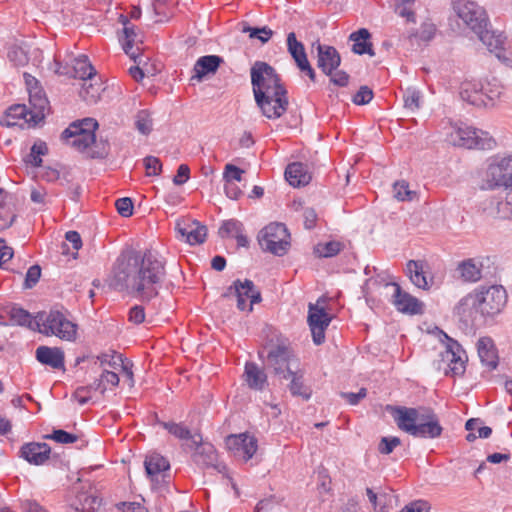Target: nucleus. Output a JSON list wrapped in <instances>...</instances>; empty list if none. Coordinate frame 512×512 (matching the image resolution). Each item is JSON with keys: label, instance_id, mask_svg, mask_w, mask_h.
Returning <instances> with one entry per match:
<instances>
[{"label": "nucleus", "instance_id": "obj_1", "mask_svg": "<svg viewBox=\"0 0 512 512\" xmlns=\"http://www.w3.org/2000/svg\"><path fill=\"white\" fill-rule=\"evenodd\" d=\"M166 276V259L158 250L126 248L113 263L108 282L116 291L149 302L159 295Z\"/></svg>", "mask_w": 512, "mask_h": 512}, {"label": "nucleus", "instance_id": "obj_2", "mask_svg": "<svg viewBox=\"0 0 512 512\" xmlns=\"http://www.w3.org/2000/svg\"><path fill=\"white\" fill-rule=\"evenodd\" d=\"M251 84L256 106L267 119H278L288 110V91L281 76L266 62L256 61L251 69Z\"/></svg>", "mask_w": 512, "mask_h": 512}, {"label": "nucleus", "instance_id": "obj_3", "mask_svg": "<svg viewBox=\"0 0 512 512\" xmlns=\"http://www.w3.org/2000/svg\"><path fill=\"white\" fill-rule=\"evenodd\" d=\"M451 5L458 18L478 36L490 52L502 49V34L488 29L489 20L483 7L471 0H452Z\"/></svg>", "mask_w": 512, "mask_h": 512}, {"label": "nucleus", "instance_id": "obj_4", "mask_svg": "<svg viewBox=\"0 0 512 512\" xmlns=\"http://www.w3.org/2000/svg\"><path fill=\"white\" fill-rule=\"evenodd\" d=\"M394 419L404 432L418 438H437L442 427L437 416L427 408L400 407L395 410Z\"/></svg>", "mask_w": 512, "mask_h": 512}, {"label": "nucleus", "instance_id": "obj_5", "mask_svg": "<svg viewBox=\"0 0 512 512\" xmlns=\"http://www.w3.org/2000/svg\"><path fill=\"white\" fill-rule=\"evenodd\" d=\"M39 332L55 336L63 341L74 342L78 337V325L69 318L66 311L52 309L38 316Z\"/></svg>", "mask_w": 512, "mask_h": 512}, {"label": "nucleus", "instance_id": "obj_6", "mask_svg": "<svg viewBox=\"0 0 512 512\" xmlns=\"http://www.w3.org/2000/svg\"><path fill=\"white\" fill-rule=\"evenodd\" d=\"M475 292L478 296L480 316L483 318H494L507 304V291L502 285H480L475 288Z\"/></svg>", "mask_w": 512, "mask_h": 512}, {"label": "nucleus", "instance_id": "obj_7", "mask_svg": "<svg viewBox=\"0 0 512 512\" xmlns=\"http://www.w3.org/2000/svg\"><path fill=\"white\" fill-rule=\"evenodd\" d=\"M258 242L264 251L283 256L290 247V232L286 226H264L258 234Z\"/></svg>", "mask_w": 512, "mask_h": 512}, {"label": "nucleus", "instance_id": "obj_8", "mask_svg": "<svg viewBox=\"0 0 512 512\" xmlns=\"http://www.w3.org/2000/svg\"><path fill=\"white\" fill-rule=\"evenodd\" d=\"M455 145H459L468 149H487L490 150L496 145V141L488 132L474 127H458L452 135Z\"/></svg>", "mask_w": 512, "mask_h": 512}, {"label": "nucleus", "instance_id": "obj_9", "mask_svg": "<svg viewBox=\"0 0 512 512\" xmlns=\"http://www.w3.org/2000/svg\"><path fill=\"white\" fill-rule=\"evenodd\" d=\"M324 302V298H319L316 303L308 305V324L316 345L324 342L325 331L331 322V317L325 311Z\"/></svg>", "mask_w": 512, "mask_h": 512}, {"label": "nucleus", "instance_id": "obj_10", "mask_svg": "<svg viewBox=\"0 0 512 512\" xmlns=\"http://www.w3.org/2000/svg\"><path fill=\"white\" fill-rule=\"evenodd\" d=\"M267 362L275 374L284 379H287V374H292L293 367L298 368V360L293 352L282 345H278L268 352Z\"/></svg>", "mask_w": 512, "mask_h": 512}, {"label": "nucleus", "instance_id": "obj_11", "mask_svg": "<svg viewBox=\"0 0 512 512\" xmlns=\"http://www.w3.org/2000/svg\"><path fill=\"white\" fill-rule=\"evenodd\" d=\"M234 293L237 298V307L241 311H252V306L261 300V295L256 290L251 280H236L229 288V293Z\"/></svg>", "mask_w": 512, "mask_h": 512}, {"label": "nucleus", "instance_id": "obj_12", "mask_svg": "<svg viewBox=\"0 0 512 512\" xmlns=\"http://www.w3.org/2000/svg\"><path fill=\"white\" fill-rule=\"evenodd\" d=\"M227 449L239 459L250 460L257 451V440L247 433L230 435L226 439Z\"/></svg>", "mask_w": 512, "mask_h": 512}, {"label": "nucleus", "instance_id": "obj_13", "mask_svg": "<svg viewBox=\"0 0 512 512\" xmlns=\"http://www.w3.org/2000/svg\"><path fill=\"white\" fill-rule=\"evenodd\" d=\"M446 339L445 350L441 353L442 361L447 363L453 375H461L465 371L466 355L461 345L444 334Z\"/></svg>", "mask_w": 512, "mask_h": 512}, {"label": "nucleus", "instance_id": "obj_14", "mask_svg": "<svg viewBox=\"0 0 512 512\" xmlns=\"http://www.w3.org/2000/svg\"><path fill=\"white\" fill-rule=\"evenodd\" d=\"M317 52V67L325 74L330 75L336 71L341 64V56L335 47L321 44L319 41L313 43Z\"/></svg>", "mask_w": 512, "mask_h": 512}, {"label": "nucleus", "instance_id": "obj_15", "mask_svg": "<svg viewBox=\"0 0 512 512\" xmlns=\"http://www.w3.org/2000/svg\"><path fill=\"white\" fill-rule=\"evenodd\" d=\"M394 288L393 305L396 309L404 314L417 315L422 314L424 304L410 293L402 290L399 284L391 283Z\"/></svg>", "mask_w": 512, "mask_h": 512}, {"label": "nucleus", "instance_id": "obj_16", "mask_svg": "<svg viewBox=\"0 0 512 512\" xmlns=\"http://www.w3.org/2000/svg\"><path fill=\"white\" fill-rule=\"evenodd\" d=\"M429 265L423 260H410L406 264V275L411 283L419 289L429 290L432 285V277L429 278Z\"/></svg>", "mask_w": 512, "mask_h": 512}, {"label": "nucleus", "instance_id": "obj_17", "mask_svg": "<svg viewBox=\"0 0 512 512\" xmlns=\"http://www.w3.org/2000/svg\"><path fill=\"white\" fill-rule=\"evenodd\" d=\"M477 297V293L473 289L456 303L453 313L460 321L469 323L473 322L478 315L480 316Z\"/></svg>", "mask_w": 512, "mask_h": 512}, {"label": "nucleus", "instance_id": "obj_18", "mask_svg": "<svg viewBox=\"0 0 512 512\" xmlns=\"http://www.w3.org/2000/svg\"><path fill=\"white\" fill-rule=\"evenodd\" d=\"M62 139L79 151H84L95 143V133H89L76 124H70L61 135Z\"/></svg>", "mask_w": 512, "mask_h": 512}, {"label": "nucleus", "instance_id": "obj_19", "mask_svg": "<svg viewBox=\"0 0 512 512\" xmlns=\"http://www.w3.org/2000/svg\"><path fill=\"white\" fill-rule=\"evenodd\" d=\"M51 448L46 443L30 442L20 449V457L33 465H43L50 458Z\"/></svg>", "mask_w": 512, "mask_h": 512}, {"label": "nucleus", "instance_id": "obj_20", "mask_svg": "<svg viewBox=\"0 0 512 512\" xmlns=\"http://www.w3.org/2000/svg\"><path fill=\"white\" fill-rule=\"evenodd\" d=\"M29 104L32 110L31 118H28L32 126L38 125L45 118V112L49 109V101L40 88L29 92Z\"/></svg>", "mask_w": 512, "mask_h": 512}, {"label": "nucleus", "instance_id": "obj_21", "mask_svg": "<svg viewBox=\"0 0 512 512\" xmlns=\"http://www.w3.org/2000/svg\"><path fill=\"white\" fill-rule=\"evenodd\" d=\"M223 63V58L218 55H205L198 58L194 65V75L192 80L202 82L203 79L211 74H215Z\"/></svg>", "mask_w": 512, "mask_h": 512}, {"label": "nucleus", "instance_id": "obj_22", "mask_svg": "<svg viewBox=\"0 0 512 512\" xmlns=\"http://www.w3.org/2000/svg\"><path fill=\"white\" fill-rule=\"evenodd\" d=\"M194 446L196 447L194 454L195 463L205 467H214L219 472L225 470V465L218 463L216 450L211 444L202 443L201 441L198 445Z\"/></svg>", "mask_w": 512, "mask_h": 512}, {"label": "nucleus", "instance_id": "obj_23", "mask_svg": "<svg viewBox=\"0 0 512 512\" xmlns=\"http://www.w3.org/2000/svg\"><path fill=\"white\" fill-rule=\"evenodd\" d=\"M243 379L249 388L257 391L264 390L268 385L264 369L254 362H247L245 364Z\"/></svg>", "mask_w": 512, "mask_h": 512}, {"label": "nucleus", "instance_id": "obj_24", "mask_svg": "<svg viewBox=\"0 0 512 512\" xmlns=\"http://www.w3.org/2000/svg\"><path fill=\"white\" fill-rule=\"evenodd\" d=\"M175 236L191 246L199 245L207 238V226H175Z\"/></svg>", "mask_w": 512, "mask_h": 512}, {"label": "nucleus", "instance_id": "obj_25", "mask_svg": "<svg viewBox=\"0 0 512 512\" xmlns=\"http://www.w3.org/2000/svg\"><path fill=\"white\" fill-rule=\"evenodd\" d=\"M36 359L44 365L53 369L64 368V352L58 347L39 346L36 349Z\"/></svg>", "mask_w": 512, "mask_h": 512}, {"label": "nucleus", "instance_id": "obj_26", "mask_svg": "<svg viewBox=\"0 0 512 512\" xmlns=\"http://www.w3.org/2000/svg\"><path fill=\"white\" fill-rule=\"evenodd\" d=\"M371 33L366 28H360L349 35V40L353 42L352 52L357 55L369 54L374 56V50L370 41Z\"/></svg>", "mask_w": 512, "mask_h": 512}, {"label": "nucleus", "instance_id": "obj_27", "mask_svg": "<svg viewBox=\"0 0 512 512\" xmlns=\"http://www.w3.org/2000/svg\"><path fill=\"white\" fill-rule=\"evenodd\" d=\"M285 179L293 187H301L310 183L311 175L303 163L293 162L286 167Z\"/></svg>", "mask_w": 512, "mask_h": 512}, {"label": "nucleus", "instance_id": "obj_28", "mask_svg": "<svg viewBox=\"0 0 512 512\" xmlns=\"http://www.w3.org/2000/svg\"><path fill=\"white\" fill-rule=\"evenodd\" d=\"M482 263L475 259H467L458 264L457 271L464 282L476 283L482 278Z\"/></svg>", "mask_w": 512, "mask_h": 512}, {"label": "nucleus", "instance_id": "obj_29", "mask_svg": "<svg viewBox=\"0 0 512 512\" xmlns=\"http://www.w3.org/2000/svg\"><path fill=\"white\" fill-rule=\"evenodd\" d=\"M477 351L483 364L492 369L496 368L498 357L493 340L490 337H481L477 341Z\"/></svg>", "mask_w": 512, "mask_h": 512}, {"label": "nucleus", "instance_id": "obj_30", "mask_svg": "<svg viewBox=\"0 0 512 512\" xmlns=\"http://www.w3.org/2000/svg\"><path fill=\"white\" fill-rule=\"evenodd\" d=\"M71 67V78H78L83 82L91 81L96 75V70L86 55H80Z\"/></svg>", "mask_w": 512, "mask_h": 512}, {"label": "nucleus", "instance_id": "obj_31", "mask_svg": "<svg viewBox=\"0 0 512 512\" xmlns=\"http://www.w3.org/2000/svg\"><path fill=\"white\" fill-rule=\"evenodd\" d=\"M486 182L487 188L495 189L499 187H504L508 191H512V183L510 180L503 174L499 165H496L492 162L486 172Z\"/></svg>", "mask_w": 512, "mask_h": 512}, {"label": "nucleus", "instance_id": "obj_32", "mask_svg": "<svg viewBox=\"0 0 512 512\" xmlns=\"http://www.w3.org/2000/svg\"><path fill=\"white\" fill-rule=\"evenodd\" d=\"M120 378L118 371L104 370L99 378L95 379L92 383V388L101 396L108 390H113L119 384Z\"/></svg>", "mask_w": 512, "mask_h": 512}, {"label": "nucleus", "instance_id": "obj_33", "mask_svg": "<svg viewBox=\"0 0 512 512\" xmlns=\"http://www.w3.org/2000/svg\"><path fill=\"white\" fill-rule=\"evenodd\" d=\"M170 434L180 440H190L192 445H198L202 441L199 434H192L191 431L182 423L163 422L161 423Z\"/></svg>", "mask_w": 512, "mask_h": 512}, {"label": "nucleus", "instance_id": "obj_34", "mask_svg": "<svg viewBox=\"0 0 512 512\" xmlns=\"http://www.w3.org/2000/svg\"><path fill=\"white\" fill-rule=\"evenodd\" d=\"M482 91V85L477 82L464 81L460 86V97L463 101H467L471 105L479 106L484 101L479 97Z\"/></svg>", "mask_w": 512, "mask_h": 512}, {"label": "nucleus", "instance_id": "obj_35", "mask_svg": "<svg viewBox=\"0 0 512 512\" xmlns=\"http://www.w3.org/2000/svg\"><path fill=\"white\" fill-rule=\"evenodd\" d=\"M144 464L146 473L152 480H154L162 472L169 469L168 461L157 453L148 455Z\"/></svg>", "mask_w": 512, "mask_h": 512}, {"label": "nucleus", "instance_id": "obj_36", "mask_svg": "<svg viewBox=\"0 0 512 512\" xmlns=\"http://www.w3.org/2000/svg\"><path fill=\"white\" fill-rule=\"evenodd\" d=\"M344 247V243L339 240L319 242L313 247V253L319 258H330L338 255Z\"/></svg>", "mask_w": 512, "mask_h": 512}, {"label": "nucleus", "instance_id": "obj_37", "mask_svg": "<svg viewBox=\"0 0 512 512\" xmlns=\"http://www.w3.org/2000/svg\"><path fill=\"white\" fill-rule=\"evenodd\" d=\"M32 110L25 104H14L10 106L6 111V119L1 121V125L6 127H12L16 125L15 122L9 119H24L26 123L32 126V123L27 118H31Z\"/></svg>", "mask_w": 512, "mask_h": 512}, {"label": "nucleus", "instance_id": "obj_38", "mask_svg": "<svg viewBox=\"0 0 512 512\" xmlns=\"http://www.w3.org/2000/svg\"><path fill=\"white\" fill-rule=\"evenodd\" d=\"M123 359L121 354L112 351L97 355L94 363L98 364L102 371H118L119 367L123 366Z\"/></svg>", "mask_w": 512, "mask_h": 512}, {"label": "nucleus", "instance_id": "obj_39", "mask_svg": "<svg viewBox=\"0 0 512 512\" xmlns=\"http://www.w3.org/2000/svg\"><path fill=\"white\" fill-rule=\"evenodd\" d=\"M290 378L291 382L289 390L292 395L300 396L305 400H308L311 396V391L304 385L303 372L300 370H292V374H287V379Z\"/></svg>", "mask_w": 512, "mask_h": 512}, {"label": "nucleus", "instance_id": "obj_40", "mask_svg": "<svg viewBox=\"0 0 512 512\" xmlns=\"http://www.w3.org/2000/svg\"><path fill=\"white\" fill-rule=\"evenodd\" d=\"M218 234L225 240H236L237 246L247 247L248 237L243 233L241 226H220Z\"/></svg>", "mask_w": 512, "mask_h": 512}, {"label": "nucleus", "instance_id": "obj_41", "mask_svg": "<svg viewBox=\"0 0 512 512\" xmlns=\"http://www.w3.org/2000/svg\"><path fill=\"white\" fill-rule=\"evenodd\" d=\"M122 32L124 35V42L122 43L124 52L131 59H133L134 62H137L138 64H140L141 60L138 61V58H140V55L134 51V42H135V37H136L135 26L132 24L127 26L125 24V27H123Z\"/></svg>", "mask_w": 512, "mask_h": 512}, {"label": "nucleus", "instance_id": "obj_42", "mask_svg": "<svg viewBox=\"0 0 512 512\" xmlns=\"http://www.w3.org/2000/svg\"><path fill=\"white\" fill-rule=\"evenodd\" d=\"M241 32L248 34L250 39H258L262 44L267 43L273 35L268 26H251L247 22L242 23Z\"/></svg>", "mask_w": 512, "mask_h": 512}, {"label": "nucleus", "instance_id": "obj_43", "mask_svg": "<svg viewBox=\"0 0 512 512\" xmlns=\"http://www.w3.org/2000/svg\"><path fill=\"white\" fill-rule=\"evenodd\" d=\"M47 153L48 147L46 143L43 141H37L32 145L30 153L24 158V162L36 168L41 167L43 163L41 156H44Z\"/></svg>", "mask_w": 512, "mask_h": 512}, {"label": "nucleus", "instance_id": "obj_44", "mask_svg": "<svg viewBox=\"0 0 512 512\" xmlns=\"http://www.w3.org/2000/svg\"><path fill=\"white\" fill-rule=\"evenodd\" d=\"M102 90L101 84L83 82L79 95L86 103L96 104L100 99Z\"/></svg>", "mask_w": 512, "mask_h": 512}, {"label": "nucleus", "instance_id": "obj_45", "mask_svg": "<svg viewBox=\"0 0 512 512\" xmlns=\"http://www.w3.org/2000/svg\"><path fill=\"white\" fill-rule=\"evenodd\" d=\"M393 196L398 201H413L417 198V193L409 189L408 182L400 180L393 184Z\"/></svg>", "mask_w": 512, "mask_h": 512}, {"label": "nucleus", "instance_id": "obj_46", "mask_svg": "<svg viewBox=\"0 0 512 512\" xmlns=\"http://www.w3.org/2000/svg\"><path fill=\"white\" fill-rule=\"evenodd\" d=\"M436 32V27L432 23H424L422 24L419 31H414L409 34V39L411 41H421V42H429L433 39Z\"/></svg>", "mask_w": 512, "mask_h": 512}, {"label": "nucleus", "instance_id": "obj_47", "mask_svg": "<svg viewBox=\"0 0 512 512\" xmlns=\"http://www.w3.org/2000/svg\"><path fill=\"white\" fill-rule=\"evenodd\" d=\"M404 108L415 112L420 108V92L414 88H408L403 94Z\"/></svg>", "mask_w": 512, "mask_h": 512}, {"label": "nucleus", "instance_id": "obj_48", "mask_svg": "<svg viewBox=\"0 0 512 512\" xmlns=\"http://www.w3.org/2000/svg\"><path fill=\"white\" fill-rule=\"evenodd\" d=\"M136 129L143 135H148L152 130V119L148 110H140L136 115Z\"/></svg>", "mask_w": 512, "mask_h": 512}, {"label": "nucleus", "instance_id": "obj_49", "mask_svg": "<svg viewBox=\"0 0 512 512\" xmlns=\"http://www.w3.org/2000/svg\"><path fill=\"white\" fill-rule=\"evenodd\" d=\"M481 424L480 419L471 418L466 422L465 428L467 431H477L479 438L486 439L491 435L492 429L488 426H481Z\"/></svg>", "mask_w": 512, "mask_h": 512}, {"label": "nucleus", "instance_id": "obj_50", "mask_svg": "<svg viewBox=\"0 0 512 512\" xmlns=\"http://www.w3.org/2000/svg\"><path fill=\"white\" fill-rule=\"evenodd\" d=\"M143 164L147 176H158L162 172V163L160 159L155 156H146L143 159Z\"/></svg>", "mask_w": 512, "mask_h": 512}, {"label": "nucleus", "instance_id": "obj_51", "mask_svg": "<svg viewBox=\"0 0 512 512\" xmlns=\"http://www.w3.org/2000/svg\"><path fill=\"white\" fill-rule=\"evenodd\" d=\"M94 388L92 383L88 386L78 387L73 393V398L80 404L84 405L93 399Z\"/></svg>", "mask_w": 512, "mask_h": 512}, {"label": "nucleus", "instance_id": "obj_52", "mask_svg": "<svg viewBox=\"0 0 512 512\" xmlns=\"http://www.w3.org/2000/svg\"><path fill=\"white\" fill-rule=\"evenodd\" d=\"M9 60L16 66H23L28 62L26 51L17 46H13L8 51Z\"/></svg>", "mask_w": 512, "mask_h": 512}, {"label": "nucleus", "instance_id": "obj_53", "mask_svg": "<svg viewBox=\"0 0 512 512\" xmlns=\"http://www.w3.org/2000/svg\"><path fill=\"white\" fill-rule=\"evenodd\" d=\"M296 213L298 215L296 220L302 221L303 224H312L318 220L315 210L311 207H304L299 205V207L296 209Z\"/></svg>", "mask_w": 512, "mask_h": 512}, {"label": "nucleus", "instance_id": "obj_54", "mask_svg": "<svg viewBox=\"0 0 512 512\" xmlns=\"http://www.w3.org/2000/svg\"><path fill=\"white\" fill-rule=\"evenodd\" d=\"M373 91L368 86L364 85L359 88L357 93L353 96L352 101L356 105H366L373 99Z\"/></svg>", "mask_w": 512, "mask_h": 512}, {"label": "nucleus", "instance_id": "obj_55", "mask_svg": "<svg viewBox=\"0 0 512 512\" xmlns=\"http://www.w3.org/2000/svg\"><path fill=\"white\" fill-rule=\"evenodd\" d=\"M244 171L236 165L227 164L224 169L223 177L226 183H234V181L240 182L242 180V174Z\"/></svg>", "mask_w": 512, "mask_h": 512}, {"label": "nucleus", "instance_id": "obj_56", "mask_svg": "<svg viewBox=\"0 0 512 512\" xmlns=\"http://www.w3.org/2000/svg\"><path fill=\"white\" fill-rule=\"evenodd\" d=\"M115 207L122 217H129L133 214L134 205L132 199L129 197L116 200Z\"/></svg>", "mask_w": 512, "mask_h": 512}, {"label": "nucleus", "instance_id": "obj_57", "mask_svg": "<svg viewBox=\"0 0 512 512\" xmlns=\"http://www.w3.org/2000/svg\"><path fill=\"white\" fill-rule=\"evenodd\" d=\"M47 438L52 439V440L56 441L57 443H61V444L74 443L78 439V437L76 435H74L72 433H68L61 429L54 430L51 435L47 436Z\"/></svg>", "mask_w": 512, "mask_h": 512}, {"label": "nucleus", "instance_id": "obj_58", "mask_svg": "<svg viewBox=\"0 0 512 512\" xmlns=\"http://www.w3.org/2000/svg\"><path fill=\"white\" fill-rule=\"evenodd\" d=\"M399 444L400 439L398 437H383L379 443L378 450L380 453L388 455Z\"/></svg>", "mask_w": 512, "mask_h": 512}, {"label": "nucleus", "instance_id": "obj_59", "mask_svg": "<svg viewBox=\"0 0 512 512\" xmlns=\"http://www.w3.org/2000/svg\"><path fill=\"white\" fill-rule=\"evenodd\" d=\"M287 48L290 55L306 53L304 45L297 40L294 32L287 35Z\"/></svg>", "mask_w": 512, "mask_h": 512}, {"label": "nucleus", "instance_id": "obj_60", "mask_svg": "<svg viewBox=\"0 0 512 512\" xmlns=\"http://www.w3.org/2000/svg\"><path fill=\"white\" fill-rule=\"evenodd\" d=\"M94 145V149L91 152V158L94 159H104L109 154V143L107 140H100L97 142L95 140V143H92Z\"/></svg>", "mask_w": 512, "mask_h": 512}, {"label": "nucleus", "instance_id": "obj_61", "mask_svg": "<svg viewBox=\"0 0 512 512\" xmlns=\"http://www.w3.org/2000/svg\"><path fill=\"white\" fill-rule=\"evenodd\" d=\"M12 318L17 324L22 326H30L32 323L31 315L21 308L12 310Z\"/></svg>", "mask_w": 512, "mask_h": 512}, {"label": "nucleus", "instance_id": "obj_62", "mask_svg": "<svg viewBox=\"0 0 512 512\" xmlns=\"http://www.w3.org/2000/svg\"><path fill=\"white\" fill-rule=\"evenodd\" d=\"M330 82L338 87H346L349 83L350 76L343 70H336L330 75Z\"/></svg>", "mask_w": 512, "mask_h": 512}, {"label": "nucleus", "instance_id": "obj_63", "mask_svg": "<svg viewBox=\"0 0 512 512\" xmlns=\"http://www.w3.org/2000/svg\"><path fill=\"white\" fill-rule=\"evenodd\" d=\"M41 276V268L38 265L31 266L25 277V286L27 288L33 287L38 281Z\"/></svg>", "mask_w": 512, "mask_h": 512}, {"label": "nucleus", "instance_id": "obj_64", "mask_svg": "<svg viewBox=\"0 0 512 512\" xmlns=\"http://www.w3.org/2000/svg\"><path fill=\"white\" fill-rule=\"evenodd\" d=\"M399 512H429V506L425 501H414L406 505Z\"/></svg>", "mask_w": 512, "mask_h": 512}]
</instances>
